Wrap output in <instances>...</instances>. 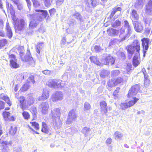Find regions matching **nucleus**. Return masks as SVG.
<instances>
[{
	"label": "nucleus",
	"instance_id": "1",
	"mask_svg": "<svg viewBox=\"0 0 152 152\" xmlns=\"http://www.w3.org/2000/svg\"><path fill=\"white\" fill-rule=\"evenodd\" d=\"M140 50V42L138 40H134L132 45L129 46L127 49V51L129 53L128 57L129 58H130L135 51H136V54L139 55Z\"/></svg>",
	"mask_w": 152,
	"mask_h": 152
},
{
	"label": "nucleus",
	"instance_id": "2",
	"mask_svg": "<svg viewBox=\"0 0 152 152\" xmlns=\"http://www.w3.org/2000/svg\"><path fill=\"white\" fill-rule=\"evenodd\" d=\"M77 116V114L75 110L72 109L70 111L68 115L66 121V124H69L75 121Z\"/></svg>",
	"mask_w": 152,
	"mask_h": 152
},
{
	"label": "nucleus",
	"instance_id": "3",
	"mask_svg": "<svg viewBox=\"0 0 152 152\" xmlns=\"http://www.w3.org/2000/svg\"><path fill=\"white\" fill-rule=\"evenodd\" d=\"M14 23H15V31L17 30L21 31L23 30L26 24V23L23 19H21L20 20H16L15 21L14 20Z\"/></svg>",
	"mask_w": 152,
	"mask_h": 152
},
{
	"label": "nucleus",
	"instance_id": "4",
	"mask_svg": "<svg viewBox=\"0 0 152 152\" xmlns=\"http://www.w3.org/2000/svg\"><path fill=\"white\" fill-rule=\"evenodd\" d=\"M27 16L30 19L32 20L29 24V28H32L36 27L38 24V22L36 21V20L39 19V18L37 16L36 14H34L32 15L28 14Z\"/></svg>",
	"mask_w": 152,
	"mask_h": 152
},
{
	"label": "nucleus",
	"instance_id": "5",
	"mask_svg": "<svg viewBox=\"0 0 152 152\" xmlns=\"http://www.w3.org/2000/svg\"><path fill=\"white\" fill-rule=\"evenodd\" d=\"M140 87V86L139 85H135L133 86L129 91L128 97H131L136 95L138 93Z\"/></svg>",
	"mask_w": 152,
	"mask_h": 152
},
{
	"label": "nucleus",
	"instance_id": "6",
	"mask_svg": "<svg viewBox=\"0 0 152 152\" xmlns=\"http://www.w3.org/2000/svg\"><path fill=\"white\" fill-rule=\"evenodd\" d=\"M60 82V80L50 79L47 82V84L50 87L55 88H58Z\"/></svg>",
	"mask_w": 152,
	"mask_h": 152
},
{
	"label": "nucleus",
	"instance_id": "7",
	"mask_svg": "<svg viewBox=\"0 0 152 152\" xmlns=\"http://www.w3.org/2000/svg\"><path fill=\"white\" fill-rule=\"evenodd\" d=\"M115 61L114 58L112 56L107 54L105 56L103 57L102 62L105 65H108L110 63L112 65L114 64Z\"/></svg>",
	"mask_w": 152,
	"mask_h": 152
},
{
	"label": "nucleus",
	"instance_id": "8",
	"mask_svg": "<svg viewBox=\"0 0 152 152\" xmlns=\"http://www.w3.org/2000/svg\"><path fill=\"white\" fill-rule=\"evenodd\" d=\"M149 40V39L148 38H144L141 39L142 46L143 48V52L144 57L145 56L146 51L148 49Z\"/></svg>",
	"mask_w": 152,
	"mask_h": 152
},
{
	"label": "nucleus",
	"instance_id": "9",
	"mask_svg": "<svg viewBox=\"0 0 152 152\" xmlns=\"http://www.w3.org/2000/svg\"><path fill=\"white\" fill-rule=\"evenodd\" d=\"M10 58V65L11 67L16 69L19 67V64L17 62V60L15 56L13 54H11L9 56Z\"/></svg>",
	"mask_w": 152,
	"mask_h": 152
},
{
	"label": "nucleus",
	"instance_id": "10",
	"mask_svg": "<svg viewBox=\"0 0 152 152\" xmlns=\"http://www.w3.org/2000/svg\"><path fill=\"white\" fill-rule=\"evenodd\" d=\"M49 105L46 102H42L39 105V108L43 114L45 115L48 113Z\"/></svg>",
	"mask_w": 152,
	"mask_h": 152
},
{
	"label": "nucleus",
	"instance_id": "11",
	"mask_svg": "<svg viewBox=\"0 0 152 152\" xmlns=\"http://www.w3.org/2000/svg\"><path fill=\"white\" fill-rule=\"evenodd\" d=\"M63 94L61 91H57L52 95V100L53 102L60 101L63 99Z\"/></svg>",
	"mask_w": 152,
	"mask_h": 152
},
{
	"label": "nucleus",
	"instance_id": "12",
	"mask_svg": "<svg viewBox=\"0 0 152 152\" xmlns=\"http://www.w3.org/2000/svg\"><path fill=\"white\" fill-rule=\"evenodd\" d=\"M123 81V78L121 77L117 78L116 79L112 80L108 82L107 84L109 86L111 87L121 83Z\"/></svg>",
	"mask_w": 152,
	"mask_h": 152
},
{
	"label": "nucleus",
	"instance_id": "13",
	"mask_svg": "<svg viewBox=\"0 0 152 152\" xmlns=\"http://www.w3.org/2000/svg\"><path fill=\"white\" fill-rule=\"evenodd\" d=\"M53 124L56 129L60 128L61 125V121L59 118H53Z\"/></svg>",
	"mask_w": 152,
	"mask_h": 152
},
{
	"label": "nucleus",
	"instance_id": "14",
	"mask_svg": "<svg viewBox=\"0 0 152 152\" xmlns=\"http://www.w3.org/2000/svg\"><path fill=\"white\" fill-rule=\"evenodd\" d=\"M133 24L136 31L140 32L143 29V27L141 23L137 21H133Z\"/></svg>",
	"mask_w": 152,
	"mask_h": 152
},
{
	"label": "nucleus",
	"instance_id": "15",
	"mask_svg": "<svg viewBox=\"0 0 152 152\" xmlns=\"http://www.w3.org/2000/svg\"><path fill=\"white\" fill-rule=\"evenodd\" d=\"M107 32L109 35L111 36H118L119 33V31L113 28H109Z\"/></svg>",
	"mask_w": 152,
	"mask_h": 152
},
{
	"label": "nucleus",
	"instance_id": "16",
	"mask_svg": "<svg viewBox=\"0 0 152 152\" xmlns=\"http://www.w3.org/2000/svg\"><path fill=\"white\" fill-rule=\"evenodd\" d=\"M51 115L53 118L60 117L61 114L60 109L59 108H55L51 111Z\"/></svg>",
	"mask_w": 152,
	"mask_h": 152
},
{
	"label": "nucleus",
	"instance_id": "17",
	"mask_svg": "<svg viewBox=\"0 0 152 152\" xmlns=\"http://www.w3.org/2000/svg\"><path fill=\"white\" fill-rule=\"evenodd\" d=\"M36 12H38L39 13H34V14H36L37 16L39 18L40 15H41L45 18H46L48 15V13L46 10H35Z\"/></svg>",
	"mask_w": 152,
	"mask_h": 152
},
{
	"label": "nucleus",
	"instance_id": "18",
	"mask_svg": "<svg viewBox=\"0 0 152 152\" xmlns=\"http://www.w3.org/2000/svg\"><path fill=\"white\" fill-rule=\"evenodd\" d=\"M42 132L47 133L51 134L50 127L48 126L45 123L43 122L42 123Z\"/></svg>",
	"mask_w": 152,
	"mask_h": 152
},
{
	"label": "nucleus",
	"instance_id": "19",
	"mask_svg": "<svg viewBox=\"0 0 152 152\" xmlns=\"http://www.w3.org/2000/svg\"><path fill=\"white\" fill-rule=\"evenodd\" d=\"M145 0H136L134 5L135 8L137 9H142L144 5Z\"/></svg>",
	"mask_w": 152,
	"mask_h": 152
},
{
	"label": "nucleus",
	"instance_id": "20",
	"mask_svg": "<svg viewBox=\"0 0 152 152\" xmlns=\"http://www.w3.org/2000/svg\"><path fill=\"white\" fill-rule=\"evenodd\" d=\"M10 113L7 112H4L3 113V115L4 119L6 121L8 120L14 121L15 118L13 116H11Z\"/></svg>",
	"mask_w": 152,
	"mask_h": 152
},
{
	"label": "nucleus",
	"instance_id": "21",
	"mask_svg": "<svg viewBox=\"0 0 152 152\" xmlns=\"http://www.w3.org/2000/svg\"><path fill=\"white\" fill-rule=\"evenodd\" d=\"M120 34L119 37L121 39V40L123 41L125 40L126 38L128 36L129 37L130 34H128L125 33V29L124 28H122L119 31Z\"/></svg>",
	"mask_w": 152,
	"mask_h": 152
},
{
	"label": "nucleus",
	"instance_id": "22",
	"mask_svg": "<svg viewBox=\"0 0 152 152\" xmlns=\"http://www.w3.org/2000/svg\"><path fill=\"white\" fill-rule=\"evenodd\" d=\"M5 29L7 36L9 38H10L12 36V32L8 22H7L6 23Z\"/></svg>",
	"mask_w": 152,
	"mask_h": 152
},
{
	"label": "nucleus",
	"instance_id": "23",
	"mask_svg": "<svg viewBox=\"0 0 152 152\" xmlns=\"http://www.w3.org/2000/svg\"><path fill=\"white\" fill-rule=\"evenodd\" d=\"M49 95V91L46 90H44L43 91L42 95L39 97L38 100L39 101H41L46 99L48 98Z\"/></svg>",
	"mask_w": 152,
	"mask_h": 152
},
{
	"label": "nucleus",
	"instance_id": "24",
	"mask_svg": "<svg viewBox=\"0 0 152 152\" xmlns=\"http://www.w3.org/2000/svg\"><path fill=\"white\" fill-rule=\"evenodd\" d=\"M131 14V16L130 17L133 22V21L138 20L139 17L137 11L134 10H133Z\"/></svg>",
	"mask_w": 152,
	"mask_h": 152
},
{
	"label": "nucleus",
	"instance_id": "25",
	"mask_svg": "<svg viewBox=\"0 0 152 152\" xmlns=\"http://www.w3.org/2000/svg\"><path fill=\"white\" fill-rule=\"evenodd\" d=\"M18 99L20 103V107L22 110H23L25 108L26 102L25 98L23 96H20Z\"/></svg>",
	"mask_w": 152,
	"mask_h": 152
},
{
	"label": "nucleus",
	"instance_id": "26",
	"mask_svg": "<svg viewBox=\"0 0 152 152\" xmlns=\"http://www.w3.org/2000/svg\"><path fill=\"white\" fill-rule=\"evenodd\" d=\"M121 9V7H115L111 11V14L110 15V18L113 17L115 14H120Z\"/></svg>",
	"mask_w": 152,
	"mask_h": 152
},
{
	"label": "nucleus",
	"instance_id": "27",
	"mask_svg": "<svg viewBox=\"0 0 152 152\" xmlns=\"http://www.w3.org/2000/svg\"><path fill=\"white\" fill-rule=\"evenodd\" d=\"M30 125H28V126L29 127V128L34 132V130L30 126V125L32 126L36 130H38L39 129V124L38 123L36 122H30Z\"/></svg>",
	"mask_w": 152,
	"mask_h": 152
},
{
	"label": "nucleus",
	"instance_id": "28",
	"mask_svg": "<svg viewBox=\"0 0 152 152\" xmlns=\"http://www.w3.org/2000/svg\"><path fill=\"white\" fill-rule=\"evenodd\" d=\"M100 105L101 107V110L102 112L106 113L107 112L106 108L107 104L105 101H102L100 102Z\"/></svg>",
	"mask_w": 152,
	"mask_h": 152
},
{
	"label": "nucleus",
	"instance_id": "29",
	"mask_svg": "<svg viewBox=\"0 0 152 152\" xmlns=\"http://www.w3.org/2000/svg\"><path fill=\"white\" fill-rule=\"evenodd\" d=\"M0 97L1 99L4 100L9 106H10L11 105V102L10 101L9 98L7 96L1 95L0 96Z\"/></svg>",
	"mask_w": 152,
	"mask_h": 152
},
{
	"label": "nucleus",
	"instance_id": "30",
	"mask_svg": "<svg viewBox=\"0 0 152 152\" xmlns=\"http://www.w3.org/2000/svg\"><path fill=\"white\" fill-rule=\"evenodd\" d=\"M124 24L125 28L127 30V33L128 34H130L132 33V30L131 27L130 26L129 23L127 21L125 20L124 21Z\"/></svg>",
	"mask_w": 152,
	"mask_h": 152
},
{
	"label": "nucleus",
	"instance_id": "31",
	"mask_svg": "<svg viewBox=\"0 0 152 152\" xmlns=\"http://www.w3.org/2000/svg\"><path fill=\"white\" fill-rule=\"evenodd\" d=\"M139 55H137V54H136L134 57L133 60V65L136 67L138 66L139 64V61L138 60V57Z\"/></svg>",
	"mask_w": 152,
	"mask_h": 152
},
{
	"label": "nucleus",
	"instance_id": "32",
	"mask_svg": "<svg viewBox=\"0 0 152 152\" xmlns=\"http://www.w3.org/2000/svg\"><path fill=\"white\" fill-rule=\"evenodd\" d=\"M90 59L92 62L97 65H100V63L99 61L98 58L96 57L91 56L90 57Z\"/></svg>",
	"mask_w": 152,
	"mask_h": 152
},
{
	"label": "nucleus",
	"instance_id": "33",
	"mask_svg": "<svg viewBox=\"0 0 152 152\" xmlns=\"http://www.w3.org/2000/svg\"><path fill=\"white\" fill-rule=\"evenodd\" d=\"M44 42H39L38 43V44L36 46V50L37 52L39 54L40 53V50L42 49L44 46Z\"/></svg>",
	"mask_w": 152,
	"mask_h": 152
},
{
	"label": "nucleus",
	"instance_id": "34",
	"mask_svg": "<svg viewBox=\"0 0 152 152\" xmlns=\"http://www.w3.org/2000/svg\"><path fill=\"white\" fill-rule=\"evenodd\" d=\"M27 56L25 57L24 58H23V57H21L22 60L25 61H29V60H31V59L32 58L31 57L30 55V52L29 50H27L26 53Z\"/></svg>",
	"mask_w": 152,
	"mask_h": 152
},
{
	"label": "nucleus",
	"instance_id": "35",
	"mask_svg": "<svg viewBox=\"0 0 152 152\" xmlns=\"http://www.w3.org/2000/svg\"><path fill=\"white\" fill-rule=\"evenodd\" d=\"M14 3L17 5V8L20 10H21L23 7V4L18 1H13Z\"/></svg>",
	"mask_w": 152,
	"mask_h": 152
},
{
	"label": "nucleus",
	"instance_id": "36",
	"mask_svg": "<svg viewBox=\"0 0 152 152\" xmlns=\"http://www.w3.org/2000/svg\"><path fill=\"white\" fill-rule=\"evenodd\" d=\"M109 74L110 72L108 71L103 70L100 72V76L102 78H104L107 76Z\"/></svg>",
	"mask_w": 152,
	"mask_h": 152
},
{
	"label": "nucleus",
	"instance_id": "37",
	"mask_svg": "<svg viewBox=\"0 0 152 152\" xmlns=\"http://www.w3.org/2000/svg\"><path fill=\"white\" fill-rule=\"evenodd\" d=\"M133 100L129 101L128 103L129 107L133 106L139 100L138 99L136 98H134Z\"/></svg>",
	"mask_w": 152,
	"mask_h": 152
},
{
	"label": "nucleus",
	"instance_id": "38",
	"mask_svg": "<svg viewBox=\"0 0 152 152\" xmlns=\"http://www.w3.org/2000/svg\"><path fill=\"white\" fill-rule=\"evenodd\" d=\"M145 12L148 15H152V7L145 6Z\"/></svg>",
	"mask_w": 152,
	"mask_h": 152
},
{
	"label": "nucleus",
	"instance_id": "39",
	"mask_svg": "<svg viewBox=\"0 0 152 152\" xmlns=\"http://www.w3.org/2000/svg\"><path fill=\"white\" fill-rule=\"evenodd\" d=\"M121 24V22L117 20L112 24V26L113 28H116L120 26Z\"/></svg>",
	"mask_w": 152,
	"mask_h": 152
},
{
	"label": "nucleus",
	"instance_id": "40",
	"mask_svg": "<svg viewBox=\"0 0 152 152\" xmlns=\"http://www.w3.org/2000/svg\"><path fill=\"white\" fill-rule=\"evenodd\" d=\"M120 108L122 110H125L129 107L127 103H121L120 104Z\"/></svg>",
	"mask_w": 152,
	"mask_h": 152
},
{
	"label": "nucleus",
	"instance_id": "41",
	"mask_svg": "<svg viewBox=\"0 0 152 152\" xmlns=\"http://www.w3.org/2000/svg\"><path fill=\"white\" fill-rule=\"evenodd\" d=\"M53 0H43L45 6L46 7H50Z\"/></svg>",
	"mask_w": 152,
	"mask_h": 152
},
{
	"label": "nucleus",
	"instance_id": "42",
	"mask_svg": "<svg viewBox=\"0 0 152 152\" xmlns=\"http://www.w3.org/2000/svg\"><path fill=\"white\" fill-rule=\"evenodd\" d=\"M117 55L119 57L121 58L123 60L125 58V54L124 53L121 51H118L117 53Z\"/></svg>",
	"mask_w": 152,
	"mask_h": 152
},
{
	"label": "nucleus",
	"instance_id": "43",
	"mask_svg": "<svg viewBox=\"0 0 152 152\" xmlns=\"http://www.w3.org/2000/svg\"><path fill=\"white\" fill-rule=\"evenodd\" d=\"M34 101L33 97H30L28 99L27 102L28 105H31L34 103Z\"/></svg>",
	"mask_w": 152,
	"mask_h": 152
},
{
	"label": "nucleus",
	"instance_id": "44",
	"mask_svg": "<svg viewBox=\"0 0 152 152\" xmlns=\"http://www.w3.org/2000/svg\"><path fill=\"white\" fill-rule=\"evenodd\" d=\"M22 115L24 118L26 120H28L30 118L29 113L27 112H23L22 113Z\"/></svg>",
	"mask_w": 152,
	"mask_h": 152
},
{
	"label": "nucleus",
	"instance_id": "45",
	"mask_svg": "<svg viewBox=\"0 0 152 152\" xmlns=\"http://www.w3.org/2000/svg\"><path fill=\"white\" fill-rule=\"evenodd\" d=\"M114 135L115 138L117 139H120L123 136L122 134L118 131H116Z\"/></svg>",
	"mask_w": 152,
	"mask_h": 152
},
{
	"label": "nucleus",
	"instance_id": "46",
	"mask_svg": "<svg viewBox=\"0 0 152 152\" xmlns=\"http://www.w3.org/2000/svg\"><path fill=\"white\" fill-rule=\"evenodd\" d=\"M111 76L113 77L116 76L119 74L120 72L119 70H115L112 71L111 72Z\"/></svg>",
	"mask_w": 152,
	"mask_h": 152
},
{
	"label": "nucleus",
	"instance_id": "47",
	"mask_svg": "<svg viewBox=\"0 0 152 152\" xmlns=\"http://www.w3.org/2000/svg\"><path fill=\"white\" fill-rule=\"evenodd\" d=\"M91 108L90 104L87 102H86L84 104V110L85 111L89 110Z\"/></svg>",
	"mask_w": 152,
	"mask_h": 152
},
{
	"label": "nucleus",
	"instance_id": "48",
	"mask_svg": "<svg viewBox=\"0 0 152 152\" xmlns=\"http://www.w3.org/2000/svg\"><path fill=\"white\" fill-rule=\"evenodd\" d=\"M99 1V0H90V2L92 6L94 7L98 4Z\"/></svg>",
	"mask_w": 152,
	"mask_h": 152
},
{
	"label": "nucleus",
	"instance_id": "49",
	"mask_svg": "<svg viewBox=\"0 0 152 152\" xmlns=\"http://www.w3.org/2000/svg\"><path fill=\"white\" fill-rule=\"evenodd\" d=\"M152 20L151 18H146L144 19V21L146 25L149 26L151 23V22Z\"/></svg>",
	"mask_w": 152,
	"mask_h": 152
},
{
	"label": "nucleus",
	"instance_id": "50",
	"mask_svg": "<svg viewBox=\"0 0 152 152\" xmlns=\"http://www.w3.org/2000/svg\"><path fill=\"white\" fill-rule=\"evenodd\" d=\"M132 66L131 64H127L126 67V71L128 74H129L131 72L132 70Z\"/></svg>",
	"mask_w": 152,
	"mask_h": 152
},
{
	"label": "nucleus",
	"instance_id": "51",
	"mask_svg": "<svg viewBox=\"0 0 152 152\" xmlns=\"http://www.w3.org/2000/svg\"><path fill=\"white\" fill-rule=\"evenodd\" d=\"M73 16L77 20L80 21L82 20V17L80 15L79 13H76L73 15Z\"/></svg>",
	"mask_w": 152,
	"mask_h": 152
},
{
	"label": "nucleus",
	"instance_id": "52",
	"mask_svg": "<svg viewBox=\"0 0 152 152\" xmlns=\"http://www.w3.org/2000/svg\"><path fill=\"white\" fill-rule=\"evenodd\" d=\"M32 2L34 7H37L40 6V4L37 0H32Z\"/></svg>",
	"mask_w": 152,
	"mask_h": 152
},
{
	"label": "nucleus",
	"instance_id": "53",
	"mask_svg": "<svg viewBox=\"0 0 152 152\" xmlns=\"http://www.w3.org/2000/svg\"><path fill=\"white\" fill-rule=\"evenodd\" d=\"M28 86L27 84H25L23 86L20 88V90L22 91H27L28 89Z\"/></svg>",
	"mask_w": 152,
	"mask_h": 152
},
{
	"label": "nucleus",
	"instance_id": "54",
	"mask_svg": "<svg viewBox=\"0 0 152 152\" xmlns=\"http://www.w3.org/2000/svg\"><path fill=\"white\" fill-rule=\"evenodd\" d=\"M31 111L34 114L33 116L35 117L36 116L35 113L37 112V109L36 107L34 106H32L31 107Z\"/></svg>",
	"mask_w": 152,
	"mask_h": 152
},
{
	"label": "nucleus",
	"instance_id": "55",
	"mask_svg": "<svg viewBox=\"0 0 152 152\" xmlns=\"http://www.w3.org/2000/svg\"><path fill=\"white\" fill-rule=\"evenodd\" d=\"M17 130V129L16 127H12L10 131V133L12 135H13L16 133Z\"/></svg>",
	"mask_w": 152,
	"mask_h": 152
},
{
	"label": "nucleus",
	"instance_id": "56",
	"mask_svg": "<svg viewBox=\"0 0 152 152\" xmlns=\"http://www.w3.org/2000/svg\"><path fill=\"white\" fill-rule=\"evenodd\" d=\"M7 43V41L5 39L2 40L0 41V47L4 46Z\"/></svg>",
	"mask_w": 152,
	"mask_h": 152
},
{
	"label": "nucleus",
	"instance_id": "57",
	"mask_svg": "<svg viewBox=\"0 0 152 152\" xmlns=\"http://www.w3.org/2000/svg\"><path fill=\"white\" fill-rule=\"evenodd\" d=\"M94 49L95 51L97 52H100L102 50L99 46L97 45L95 46Z\"/></svg>",
	"mask_w": 152,
	"mask_h": 152
},
{
	"label": "nucleus",
	"instance_id": "58",
	"mask_svg": "<svg viewBox=\"0 0 152 152\" xmlns=\"http://www.w3.org/2000/svg\"><path fill=\"white\" fill-rule=\"evenodd\" d=\"M89 130V129L88 128L85 127L82 129V131L84 134H86Z\"/></svg>",
	"mask_w": 152,
	"mask_h": 152
},
{
	"label": "nucleus",
	"instance_id": "59",
	"mask_svg": "<svg viewBox=\"0 0 152 152\" xmlns=\"http://www.w3.org/2000/svg\"><path fill=\"white\" fill-rule=\"evenodd\" d=\"M120 89V88L118 87L116 88V90L114 91L113 94V95L114 96H116L118 95V93L119 92Z\"/></svg>",
	"mask_w": 152,
	"mask_h": 152
},
{
	"label": "nucleus",
	"instance_id": "60",
	"mask_svg": "<svg viewBox=\"0 0 152 152\" xmlns=\"http://www.w3.org/2000/svg\"><path fill=\"white\" fill-rule=\"evenodd\" d=\"M145 6L152 7V0H149Z\"/></svg>",
	"mask_w": 152,
	"mask_h": 152
},
{
	"label": "nucleus",
	"instance_id": "61",
	"mask_svg": "<svg viewBox=\"0 0 152 152\" xmlns=\"http://www.w3.org/2000/svg\"><path fill=\"white\" fill-rule=\"evenodd\" d=\"M117 39H112L110 43V45H115Z\"/></svg>",
	"mask_w": 152,
	"mask_h": 152
},
{
	"label": "nucleus",
	"instance_id": "62",
	"mask_svg": "<svg viewBox=\"0 0 152 152\" xmlns=\"http://www.w3.org/2000/svg\"><path fill=\"white\" fill-rule=\"evenodd\" d=\"M56 10L54 8L52 9L49 10V12L50 15H53L56 12Z\"/></svg>",
	"mask_w": 152,
	"mask_h": 152
},
{
	"label": "nucleus",
	"instance_id": "63",
	"mask_svg": "<svg viewBox=\"0 0 152 152\" xmlns=\"http://www.w3.org/2000/svg\"><path fill=\"white\" fill-rule=\"evenodd\" d=\"M4 103L1 101H0V110L3 109L4 108Z\"/></svg>",
	"mask_w": 152,
	"mask_h": 152
},
{
	"label": "nucleus",
	"instance_id": "64",
	"mask_svg": "<svg viewBox=\"0 0 152 152\" xmlns=\"http://www.w3.org/2000/svg\"><path fill=\"white\" fill-rule=\"evenodd\" d=\"M4 25V22L3 20L0 18V29L3 28Z\"/></svg>",
	"mask_w": 152,
	"mask_h": 152
}]
</instances>
